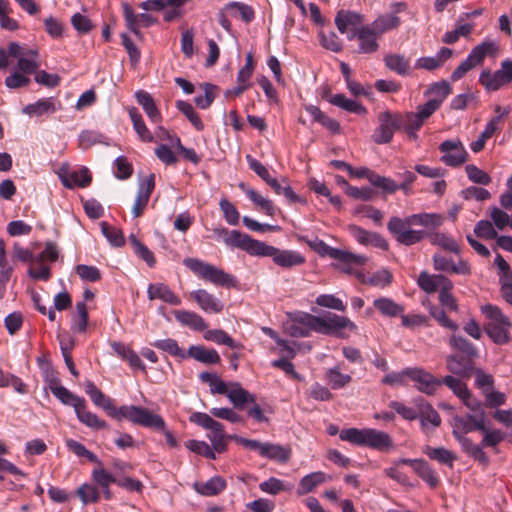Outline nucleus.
Returning <instances> with one entry per match:
<instances>
[{"label": "nucleus", "instance_id": "13d9d810", "mask_svg": "<svg viewBox=\"0 0 512 512\" xmlns=\"http://www.w3.org/2000/svg\"><path fill=\"white\" fill-rule=\"evenodd\" d=\"M483 434L482 446L496 447L505 439V434L499 429H490L484 424V429L479 430Z\"/></svg>", "mask_w": 512, "mask_h": 512}, {"label": "nucleus", "instance_id": "338daca9", "mask_svg": "<svg viewBox=\"0 0 512 512\" xmlns=\"http://www.w3.org/2000/svg\"><path fill=\"white\" fill-rule=\"evenodd\" d=\"M315 302L317 305L325 308H330L341 312L346 310V305L344 302L332 294H321L317 296Z\"/></svg>", "mask_w": 512, "mask_h": 512}, {"label": "nucleus", "instance_id": "6e6552de", "mask_svg": "<svg viewBox=\"0 0 512 512\" xmlns=\"http://www.w3.org/2000/svg\"><path fill=\"white\" fill-rule=\"evenodd\" d=\"M499 51V43L492 39L476 45L467 58L452 72L451 80L454 82L460 80L467 72L482 64L486 57L496 58Z\"/></svg>", "mask_w": 512, "mask_h": 512}, {"label": "nucleus", "instance_id": "ea45409f", "mask_svg": "<svg viewBox=\"0 0 512 512\" xmlns=\"http://www.w3.org/2000/svg\"><path fill=\"white\" fill-rule=\"evenodd\" d=\"M204 339L219 345H226L233 349H242L243 345L234 341L231 336L221 329L207 330L204 333Z\"/></svg>", "mask_w": 512, "mask_h": 512}, {"label": "nucleus", "instance_id": "0e129e2a", "mask_svg": "<svg viewBox=\"0 0 512 512\" xmlns=\"http://www.w3.org/2000/svg\"><path fill=\"white\" fill-rule=\"evenodd\" d=\"M83 505L95 503L99 500L100 494L97 487L91 484H82L76 491Z\"/></svg>", "mask_w": 512, "mask_h": 512}, {"label": "nucleus", "instance_id": "f257e3e1", "mask_svg": "<svg viewBox=\"0 0 512 512\" xmlns=\"http://www.w3.org/2000/svg\"><path fill=\"white\" fill-rule=\"evenodd\" d=\"M221 234L225 235L224 243L230 247L240 248L253 256L271 257L273 262L283 268L300 266L305 262L304 256L293 250H280L264 242L252 239L246 234L237 230L228 231L222 229Z\"/></svg>", "mask_w": 512, "mask_h": 512}, {"label": "nucleus", "instance_id": "f8f14e48", "mask_svg": "<svg viewBox=\"0 0 512 512\" xmlns=\"http://www.w3.org/2000/svg\"><path fill=\"white\" fill-rule=\"evenodd\" d=\"M378 120L380 125L375 129L372 139L377 144L389 143L394 132L402 127L403 119L399 114L385 111L378 115Z\"/></svg>", "mask_w": 512, "mask_h": 512}, {"label": "nucleus", "instance_id": "f3484780", "mask_svg": "<svg viewBox=\"0 0 512 512\" xmlns=\"http://www.w3.org/2000/svg\"><path fill=\"white\" fill-rule=\"evenodd\" d=\"M432 260L436 271L463 276L471 274V266L466 260L459 259L457 262H454L451 258L439 253L434 254Z\"/></svg>", "mask_w": 512, "mask_h": 512}, {"label": "nucleus", "instance_id": "4468645a", "mask_svg": "<svg viewBox=\"0 0 512 512\" xmlns=\"http://www.w3.org/2000/svg\"><path fill=\"white\" fill-rule=\"evenodd\" d=\"M439 149L443 153L441 161L448 166H460L468 159V153L460 140H446L440 144Z\"/></svg>", "mask_w": 512, "mask_h": 512}, {"label": "nucleus", "instance_id": "a211bd4d", "mask_svg": "<svg viewBox=\"0 0 512 512\" xmlns=\"http://www.w3.org/2000/svg\"><path fill=\"white\" fill-rule=\"evenodd\" d=\"M378 37L369 25L361 26L356 32L349 33L347 36L348 40H358L359 52L364 54L374 53L378 50Z\"/></svg>", "mask_w": 512, "mask_h": 512}, {"label": "nucleus", "instance_id": "052dcab7", "mask_svg": "<svg viewBox=\"0 0 512 512\" xmlns=\"http://www.w3.org/2000/svg\"><path fill=\"white\" fill-rule=\"evenodd\" d=\"M52 394L64 405L72 406L74 410L76 409V406H78V404L84 400V398L73 394L64 386H60L59 388L55 387V390L52 392Z\"/></svg>", "mask_w": 512, "mask_h": 512}, {"label": "nucleus", "instance_id": "b1692460", "mask_svg": "<svg viewBox=\"0 0 512 512\" xmlns=\"http://www.w3.org/2000/svg\"><path fill=\"white\" fill-rule=\"evenodd\" d=\"M190 297L206 313L218 314L224 308L223 302L205 289H197L190 292Z\"/></svg>", "mask_w": 512, "mask_h": 512}, {"label": "nucleus", "instance_id": "c85d7f7f", "mask_svg": "<svg viewBox=\"0 0 512 512\" xmlns=\"http://www.w3.org/2000/svg\"><path fill=\"white\" fill-rule=\"evenodd\" d=\"M173 314L181 325L189 327L192 330L204 331L207 329V324L203 317L193 311L175 310Z\"/></svg>", "mask_w": 512, "mask_h": 512}, {"label": "nucleus", "instance_id": "bb28decb", "mask_svg": "<svg viewBox=\"0 0 512 512\" xmlns=\"http://www.w3.org/2000/svg\"><path fill=\"white\" fill-rule=\"evenodd\" d=\"M510 113V108L505 107L503 113L500 116H495L490 119L487 123L485 129L480 134L479 138L473 141L470 144V148L473 152L478 153L483 150L486 141L493 136L495 131L497 130V125L500 122L501 118L508 115Z\"/></svg>", "mask_w": 512, "mask_h": 512}, {"label": "nucleus", "instance_id": "dca6fc26", "mask_svg": "<svg viewBox=\"0 0 512 512\" xmlns=\"http://www.w3.org/2000/svg\"><path fill=\"white\" fill-rule=\"evenodd\" d=\"M485 413L481 411L478 414H467L463 416H455L453 418V435L454 437L465 436V434L474 430L484 429Z\"/></svg>", "mask_w": 512, "mask_h": 512}, {"label": "nucleus", "instance_id": "8fccbe9b", "mask_svg": "<svg viewBox=\"0 0 512 512\" xmlns=\"http://www.w3.org/2000/svg\"><path fill=\"white\" fill-rule=\"evenodd\" d=\"M225 10L233 17H239L245 22H250L254 19V11L252 7L241 2H230L225 6Z\"/></svg>", "mask_w": 512, "mask_h": 512}, {"label": "nucleus", "instance_id": "09e8293b", "mask_svg": "<svg viewBox=\"0 0 512 512\" xmlns=\"http://www.w3.org/2000/svg\"><path fill=\"white\" fill-rule=\"evenodd\" d=\"M417 412L423 426L430 423L433 427H438L441 424L440 415L429 403H421Z\"/></svg>", "mask_w": 512, "mask_h": 512}, {"label": "nucleus", "instance_id": "aec40b11", "mask_svg": "<svg viewBox=\"0 0 512 512\" xmlns=\"http://www.w3.org/2000/svg\"><path fill=\"white\" fill-rule=\"evenodd\" d=\"M351 236L362 245H372L382 250L388 249V242L380 234L367 231L360 226L351 224L347 227Z\"/></svg>", "mask_w": 512, "mask_h": 512}, {"label": "nucleus", "instance_id": "72a5a7b5", "mask_svg": "<svg viewBox=\"0 0 512 512\" xmlns=\"http://www.w3.org/2000/svg\"><path fill=\"white\" fill-rule=\"evenodd\" d=\"M240 188L244 191L246 196L266 215L273 217L276 214L277 209L270 199L262 196L252 188H246L244 184H240Z\"/></svg>", "mask_w": 512, "mask_h": 512}, {"label": "nucleus", "instance_id": "0eeeda50", "mask_svg": "<svg viewBox=\"0 0 512 512\" xmlns=\"http://www.w3.org/2000/svg\"><path fill=\"white\" fill-rule=\"evenodd\" d=\"M183 264L199 278L216 286L236 287V278L212 264L197 258H185Z\"/></svg>", "mask_w": 512, "mask_h": 512}, {"label": "nucleus", "instance_id": "79ce46f5", "mask_svg": "<svg viewBox=\"0 0 512 512\" xmlns=\"http://www.w3.org/2000/svg\"><path fill=\"white\" fill-rule=\"evenodd\" d=\"M385 65L401 76L409 74L410 60L400 54H389L384 58Z\"/></svg>", "mask_w": 512, "mask_h": 512}, {"label": "nucleus", "instance_id": "2eb2a0df", "mask_svg": "<svg viewBox=\"0 0 512 512\" xmlns=\"http://www.w3.org/2000/svg\"><path fill=\"white\" fill-rule=\"evenodd\" d=\"M408 378L416 383V388L427 395H434L442 386V381L422 368H407Z\"/></svg>", "mask_w": 512, "mask_h": 512}, {"label": "nucleus", "instance_id": "4be33fe9", "mask_svg": "<svg viewBox=\"0 0 512 512\" xmlns=\"http://www.w3.org/2000/svg\"><path fill=\"white\" fill-rule=\"evenodd\" d=\"M363 22V15L349 10H340L335 17V25L341 34L356 32Z\"/></svg>", "mask_w": 512, "mask_h": 512}, {"label": "nucleus", "instance_id": "a19ab883", "mask_svg": "<svg viewBox=\"0 0 512 512\" xmlns=\"http://www.w3.org/2000/svg\"><path fill=\"white\" fill-rule=\"evenodd\" d=\"M400 25V19L393 14H385L375 19L369 26L375 31L378 36L383 33L397 28Z\"/></svg>", "mask_w": 512, "mask_h": 512}, {"label": "nucleus", "instance_id": "603ef678", "mask_svg": "<svg viewBox=\"0 0 512 512\" xmlns=\"http://www.w3.org/2000/svg\"><path fill=\"white\" fill-rule=\"evenodd\" d=\"M37 59L38 52L36 50L29 49L24 56L18 59L17 67L23 73H34L39 67Z\"/></svg>", "mask_w": 512, "mask_h": 512}, {"label": "nucleus", "instance_id": "c9c22d12", "mask_svg": "<svg viewBox=\"0 0 512 512\" xmlns=\"http://www.w3.org/2000/svg\"><path fill=\"white\" fill-rule=\"evenodd\" d=\"M373 305L383 316L387 317L400 316L404 312L402 305L386 297L375 299Z\"/></svg>", "mask_w": 512, "mask_h": 512}, {"label": "nucleus", "instance_id": "20e7f679", "mask_svg": "<svg viewBox=\"0 0 512 512\" xmlns=\"http://www.w3.org/2000/svg\"><path fill=\"white\" fill-rule=\"evenodd\" d=\"M86 394L91 398L92 402L102 408L108 416L118 420H128L132 422H139L144 411L141 406L136 405H123L116 407L113 400L106 396L92 381H86L84 384Z\"/></svg>", "mask_w": 512, "mask_h": 512}, {"label": "nucleus", "instance_id": "393cba45", "mask_svg": "<svg viewBox=\"0 0 512 512\" xmlns=\"http://www.w3.org/2000/svg\"><path fill=\"white\" fill-rule=\"evenodd\" d=\"M226 396L237 409H243L246 404L255 403L256 401L255 396L242 388L238 382H229V390Z\"/></svg>", "mask_w": 512, "mask_h": 512}, {"label": "nucleus", "instance_id": "58836bf2", "mask_svg": "<svg viewBox=\"0 0 512 512\" xmlns=\"http://www.w3.org/2000/svg\"><path fill=\"white\" fill-rule=\"evenodd\" d=\"M136 99L152 122L157 123L161 120L160 112L148 92L142 90L136 92Z\"/></svg>", "mask_w": 512, "mask_h": 512}, {"label": "nucleus", "instance_id": "1a4fd4ad", "mask_svg": "<svg viewBox=\"0 0 512 512\" xmlns=\"http://www.w3.org/2000/svg\"><path fill=\"white\" fill-rule=\"evenodd\" d=\"M189 421L209 431L207 438L217 453L226 451L228 440L233 439L234 435H227L222 423L203 412H193L189 416Z\"/></svg>", "mask_w": 512, "mask_h": 512}, {"label": "nucleus", "instance_id": "37998d69", "mask_svg": "<svg viewBox=\"0 0 512 512\" xmlns=\"http://www.w3.org/2000/svg\"><path fill=\"white\" fill-rule=\"evenodd\" d=\"M267 184L276 194L283 195L290 203L301 201V198L292 190L286 178L278 180L272 177Z\"/></svg>", "mask_w": 512, "mask_h": 512}, {"label": "nucleus", "instance_id": "9d476101", "mask_svg": "<svg viewBox=\"0 0 512 512\" xmlns=\"http://www.w3.org/2000/svg\"><path fill=\"white\" fill-rule=\"evenodd\" d=\"M479 83L489 92L497 91L505 84L512 83V59L503 60L496 71L484 69L479 75Z\"/></svg>", "mask_w": 512, "mask_h": 512}, {"label": "nucleus", "instance_id": "a878e982", "mask_svg": "<svg viewBox=\"0 0 512 512\" xmlns=\"http://www.w3.org/2000/svg\"><path fill=\"white\" fill-rule=\"evenodd\" d=\"M61 109L60 102L54 98H43L23 108V113L30 116L50 115Z\"/></svg>", "mask_w": 512, "mask_h": 512}, {"label": "nucleus", "instance_id": "7c9ffc66", "mask_svg": "<svg viewBox=\"0 0 512 512\" xmlns=\"http://www.w3.org/2000/svg\"><path fill=\"white\" fill-rule=\"evenodd\" d=\"M186 355L204 364H218L221 361L220 355L215 349H209L202 345H192Z\"/></svg>", "mask_w": 512, "mask_h": 512}, {"label": "nucleus", "instance_id": "69168bd1", "mask_svg": "<svg viewBox=\"0 0 512 512\" xmlns=\"http://www.w3.org/2000/svg\"><path fill=\"white\" fill-rule=\"evenodd\" d=\"M474 234L482 239H497L499 236L496 229L494 228V224L488 220L479 221L474 227Z\"/></svg>", "mask_w": 512, "mask_h": 512}, {"label": "nucleus", "instance_id": "473e14b6", "mask_svg": "<svg viewBox=\"0 0 512 512\" xmlns=\"http://www.w3.org/2000/svg\"><path fill=\"white\" fill-rule=\"evenodd\" d=\"M62 184L67 188L86 187L91 183L92 177L88 168L83 167L77 171H72L66 175H60Z\"/></svg>", "mask_w": 512, "mask_h": 512}, {"label": "nucleus", "instance_id": "3c124183", "mask_svg": "<svg viewBox=\"0 0 512 512\" xmlns=\"http://www.w3.org/2000/svg\"><path fill=\"white\" fill-rule=\"evenodd\" d=\"M414 464V471L418 474V476L425 481L431 487H436L439 479L434 472V470L429 466V464L420 459L418 463Z\"/></svg>", "mask_w": 512, "mask_h": 512}, {"label": "nucleus", "instance_id": "de8ad7c7", "mask_svg": "<svg viewBox=\"0 0 512 512\" xmlns=\"http://www.w3.org/2000/svg\"><path fill=\"white\" fill-rule=\"evenodd\" d=\"M130 119L133 123L134 130L141 138L142 141L152 142L154 140L153 135L150 133L148 128L146 127L141 114L138 112L136 108H130L128 110Z\"/></svg>", "mask_w": 512, "mask_h": 512}, {"label": "nucleus", "instance_id": "49530a36", "mask_svg": "<svg viewBox=\"0 0 512 512\" xmlns=\"http://www.w3.org/2000/svg\"><path fill=\"white\" fill-rule=\"evenodd\" d=\"M424 453L432 460L438 461L441 464H446L450 467L453 466V462L456 460V456L453 452L443 447H430L427 446Z\"/></svg>", "mask_w": 512, "mask_h": 512}, {"label": "nucleus", "instance_id": "412c9836", "mask_svg": "<svg viewBox=\"0 0 512 512\" xmlns=\"http://www.w3.org/2000/svg\"><path fill=\"white\" fill-rule=\"evenodd\" d=\"M122 8L127 28L138 38L142 37V34L139 30L140 26L149 27L156 22V20L149 14H135L134 10L127 3H124Z\"/></svg>", "mask_w": 512, "mask_h": 512}, {"label": "nucleus", "instance_id": "e433bc0d", "mask_svg": "<svg viewBox=\"0 0 512 512\" xmlns=\"http://www.w3.org/2000/svg\"><path fill=\"white\" fill-rule=\"evenodd\" d=\"M446 368L452 374L469 377L470 376V362L464 357L457 355H449L446 359Z\"/></svg>", "mask_w": 512, "mask_h": 512}, {"label": "nucleus", "instance_id": "864d4df0", "mask_svg": "<svg viewBox=\"0 0 512 512\" xmlns=\"http://www.w3.org/2000/svg\"><path fill=\"white\" fill-rule=\"evenodd\" d=\"M88 324V312L85 302L76 304V315L73 317L72 329L76 332L83 333L86 331Z\"/></svg>", "mask_w": 512, "mask_h": 512}, {"label": "nucleus", "instance_id": "9b49d317", "mask_svg": "<svg viewBox=\"0 0 512 512\" xmlns=\"http://www.w3.org/2000/svg\"><path fill=\"white\" fill-rule=\"evenodd\" d=\"M332 259L335 260L332 264L335 269L346 274L355 275L358 279H363V273L357 269L366 263V256L337 248Z\"/></svg>", "mask_w": 512, "mask_h": 512}, {"label": "nucleus", "instance_id": "4d7b16f0", "mask_svg": "<svg viewBox=\"0 0 512 512\" xmlns=\"http://www.w3.org/2000/svg\"><path fill=\"white\" fill-rule=\"evenodd\" d=\"M452 87L447 81H440L430 85L427 93L433 95L432 101H439V106L445 98L451 93Z\"/></svg>", "mask_w": 512, "mask_h": 512}, {"label": "nucleus", "instance_id": "6e6d98bb", "mask_svg": "<svg viewBox=\"0 0 512 512\" xmlns=\"http://www.w3.org/2000/svg\"><path fill=\"white\" fill-rule=\"evenodd\" d=\"M129 241L134 248L135 254L143 259L148 266L153 267L155 264L153 253L143 243H141L134 234L129 236Z\"/></svg>", "mask_w": 512, "mask_h": 512}, {"label": "nucleus", "instance_id": "a18cd8bd", "mask_svg": "<svg viewBox=\"0 0 512 512\" xmlns=\"http://www.w3.org/2000/svg\"><path fill=\"white\" fill-rule=\"evenodd\" d=\"M329 102L337 107H340L348 112L356 113V114H364L366 113V109L363 105L358 103L355 100L347 98L343 94H335L332 95Z\"/></svg>", "mask_w": 512, "mask_h": 512}, {"label": "nucleus", "instance_id": "5701e85b", "mask_svg": "<svg viewBox=\"0 0 512 512\" xmlns=\"http://www.w3.org/2000/svg\"><path fill=\"white\" fill-rule=\"evenodd\" d=\"M417 283L423 291L429 294L440 291L441 288L454 287L453 282L443 274H429L426 271L419 274Z\"/></svg>", "mask_w": 512, "mask_h": 512}, {"label": "nucleus", "instance_id": "423d86ee", "mask_svg": "<svg viewBox=\"0 0 512 512\" xmlns=\"http://www.w3.org/2000/svg\"><path fill=\"white\" fill-rule=\"evenodd\" d=\"M481 312L488 322L484 326L486 334L496 344L503 345L511 341L510 329L512 323L507 315L496 305L481 306Z\"/></svg>", "mask_w": 512, "mask_h": 512}, {"label": "nucleus", "instance_id": "ddd939ff", "mask_svg": "<svg viewBox=\"0 0 512 512\" xmlns=\"http://www.w3.org/2000/svg\"><path fill=\"white\" fill-rule=\"evenodd\" d=\"M142 411L144 412L141 416H139L140 421L132 423L145 428L161 431L164 434L167 444L170 447H178V441L176 440L172 432L166 428V423L163 417L153 413L152 411L144 407H142Z\"/></svg>", "mask_w": 512, "mask_h": 512}, {"label": "nucleus", "instance_id": "680f3d73", "mask_svg": "<svg viewBox=\"0 0 512 512\" xmlns=\"http://www.w3.org/2000/svg\"><path fill=\"white\" fill-rule=\"evenodd\" d=\"M101 231L112 246L121 247L124 245V236L120 229L110 226L106 222H102Z\"/></svg>", "mask_w": 512, "mask_h": 512}, {"label": "nucleus", "instance_id": "6ab92c4d", "mask_svg": "<svg viewBox=\"0 0 512 512\" xmlns=\"http://www.w3.org/2000/svg\"><path fill=\"white\" fill-rule=\"evenodd\" d=\"M155 188V175L150 174L140 181L137 191V196L132 207V214L134 217H140L145 208L147 207L149 198Z\"/></svg>", "mask_w": 512, "mask_h": 512}, {"label": "nucleus", "instance_id": "bf43d9fd", "mask_svg": "<svg viewBox=\"0 0 512 512\" xmlns=\"http://www.w3.org/2000/svg\"><path fill=\"white\" fill-rule=\"evenodd\" d=\"M176 107L181 111L191 122V124L198 130L201 131L204 125L199 115L194 111L192 105L186 101L179 100L176 102Z\"/></svg>", "mask_w": 512, "mask_h": 512}, {"label": "nucleus", "instance_id": "f704fd0d", "mask_svg": "<svg viewBox=\"0 0 512 512\" xmlns=\"http://www.w3.org/2000/svg\"><path fill=\"white\" fill-rule=\"evenodd\" d=\"M327 478L326 474L321 471L305 475L299 482L297 493L299 495H305L313 491L318 485L326 482Z\"/></svg>", "mask_w": 512, "mask_h": 512}, {"label": "nucleus", "instance_id": "c756f323", "mask_svg": "<svg viewBox=\"0 0 512 512\" xmlns=\"http://www.w3.org/2000/svg\"><path fill=\"white\" fill-rule=\"evenodd\" d=\"M147 293L150 300L159 299L171 305L181 304V299L163 283L150 284Z\"/></svg>", "mask_w": 512, "mask_h": 512}, {"label": "nucleus", "instance_id": "e2e57ef3", "mask_svg": "<svg viewBox=\"0 0 512 512\" xmlns=\"http://www.w3.org/2000/svg\"><path fill=\"white\" fill-rule=\"evenodd\" d=\"M185 446L191 450L192 452L203 455L208 459H215V450L213 449V446L208 445L205 441H199V440H188L185 443Z\"/></svg>", "mask_w": 512, "mask_h": 512}, {"label": "nucleus", "instance_id": "cd10ccee", "mask_svg": "<svg viewBox=\"0 0 512 512\" xmlns=\"http://www.w3.org/2000/svg\"><path fill=\"white\" fill-rule=\"evenodd\" d=\"M75 413L78 420L83 425L91 429L100 430L108 428L106 421L100 419L95 413L87 410L85 399L80 404H78V406H76Z\"/></svg>", "mask_w": 512, "mask_h": 512}, {"label": "nucleus", "instance_id": "774afa93", "mask_svg": "<svg viewBox=\"0 0 512 512\" xmlns=\"http://www.w3.org/2000/svg\"><path fill=\"white\" fill-rule=\"evenodd\" d=\"M327 378L333 389H340L351 381L350 375L341 373L338 368L329 369Z\"/></svg>", "mask_w": 512, "mask_h": 512}, {"label": "nucleus", "instance_id": "f03ea898", "mask_svg": "<svg viewBox=\"0 0 512 512\" xmlns=\"http://www.w3.org/2000/svg\"><path fill=\"white\" fill-rule=\"evenodd\" d=\"M444 222V216L437 213H417L404 218L393 216L387 223V229L397 242L405 246L415 245L424 240L428 233L416 226L436 229Z\"/></svg>", "mask_w": 512, "mask_h": 512}, {"label": "nucleus", "instance_id": "c03bdc74", "mask_svg": "<svg viewBox=\"0 0 512 512\" xmlns=\"http://www.w3.org/2000/svg\"><path fill=\"white\" fill-rule=\"evenodd\" d=\"M430 242L432 245L441 247L442 249L460 254L461 248L459 243L451 236L446 233H434L430 236Z\"/></svg>", "mask_w": 512, "mask_h": 512}, {"label": "nucleus", "instance_id": "39448f33", "mask_svg": "<svg viewBox=\"0 0 512 512\" xmlns=\"http://www.w3.org/2000/svg\"><path fill=\"white\" fill-rule=\"evenodd\" d=\"M339 437L342 441L378 451H387L393 446V441L388 433L373 428L343 429Z\"/></svg>", "mask_w": 512, "mask_h": 512}, {"label": "nucleus", "instance_id": "2f4dec72", "mask_svg": "<svg viewBox=\"0 0 512 512\" xmlns=\"http://www.w3.org/2000/svg\"><path fill=\"white\" fill-rule=\"evenodd\" d=\"M261 456L280 463H286L291 456V449L288 446L264 442Z\"/></svg>", "mask_w": 512, "mask_h": 512}, {"label": "nucleus", "instance_id": "5fc2aeb1", "mask_svg": "<svg viewBox=\"0 0 512 512\" xmlns=\"http://www.w3.org/2000/svg\"><path fill=\"white\" fill-rule=\"evenodd\" d=\"M152 345L157 349L169 353L172 356L187 358L185 351L178 346V343L174 339L168 338L157 340L154 343H152Z\"/></svg>", "mask_w": 512, "mask_h": 512}, {"label": "nucleus", "instance_id": "7ed1b4c3", "mask_svg": "<svg viewBox=\"0 0 512 512\" xmlns=\"http://www.w3.org/2000/svg\"><path fill=\"white\" fill-rule=\"evenodd\" d=\"M302 324L307 328L308 336L311 331L324 335H336L340 338H348L346 331L355 332L357 325L348 317L337 315L331 312H325L320 316L311 314H302Z\"/></svg>", "mask_w": 512, "mask_h": 512}, {"label": "nucleus", "instance_id": "4c0bfd02", "mask_svg": "<svg viewBox=\"0 0 512 512\" xmlns=\"http://www.w3.org/2000/svg\"><path fill=\"white\" fill-rule=\"evenodd\" d=\"M226 487V482L221 477H213L204 483H195L194 489L204 496H215Z\"/></svg>", "mask_w": 512, "mask_h": 512}]
</instances>
